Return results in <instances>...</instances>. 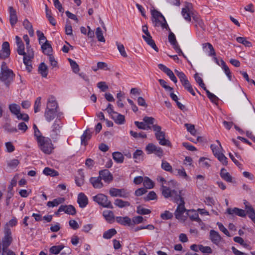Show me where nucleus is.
Wrapping results in <instances>:
<instances>
[{
	"mask_svg": "<svg viewBox=\"0 0 255 255\" xmlns=\"http://www.w3.org/2000/svg\"><path fill=\"white\" fill-rule=\"evenodd\" d=\"M14 76L13 72L8 68L6 63L2 62L0 67V81L8 88L13 82Z\"/></svg>",
	"mask_w": 255,
	"mask_h": 255,
	"instance_id": "obj_1",
	"label": "nucleus"
},
{
	"mask_svg": "<svg viewBox=\"0 0 255 255\" xmlns=\"http://www.w3.org/2000/svg\"><path fill=\"white\" fill-rule=\"evenodd\" d=\"M4 236L1 239L2 244V255H15V253L8 249V247L12 242V238L11 236V232L8 230L3 231Z\"/></svg>",
	"mask_w": 255,
	"mask_h": 255,
	"instance_id": "obj_2",
	"label": "nucleus"
},
{
	"mask_svg": "<svg viewBox=\"0 0 255 255\" xmlns=\"http://www.w3.org/2000/svg\"><path fill=\"white\" fill-rule=\"evenodd\" d=\"M151 20L154 26L170 30L165 17L160 12L154 9L151 10Z\"/></svg>",
	"mask_w": 255,
	"mask_h": 255,
	"instance_id": "obj_3",
	"label": "nucleus"
},
{
	"mask_svg": "<svg viewBox=\"0 0 255 255\" xmlns=\"http://www.w3.org/2000/svg\"><path fill=\"white\" fill-rule=\"evenodd\" d=\"M17 49V53L19 55L23 56V63L26 66V70L29 72L31 71L32 67L31 65V61L34 57V52L33 49Z\"/></svg>",
	"mask_w": 255,
	"mask_h": 255,
	"instance_id": "obj_4",
	"label": "nucleus"
},
{
	"mask_svg": "<svg viewBox=\"0 0 255 255\" xmlns=\"http://www.w3.org/2000/svg\"><path fill=\"white\" fill-rule=\"evenodd\" d=\"M37 141L39 148L43 153L47 154L52 153L54 148L50 138L43 136Z\"/></svg>",
	"mask_w": 255,
	"mask_h": 255,
	"instance_id": "obj_5",
	"label": "nucleus"
},
{
	"mask_svg": "<svg viewBox=\"0 0 255 255\" xmlns=\"http://www.w3.org/2000/svg\"><path fill=\"white\" fill-rule=\"evenodd\" d=\"M152 129L155 132L156 138L159 143L163 146H171L170 141L165 138V133L161 130V127L156 124L152 126Z\"/></svg>",
	"mask_w": 255,
	"mask_h": 255,
	"instance_id": "obj_6",
	"label": "nucleus"
},
{
	"mask_svg": "<svg viewBox=\"0 0 255 255\" xmlns=\"http://www.w3.org/2000/svg\"><path fill=\"white\" fill-rule=\"evenodd\" d=\"M160 190L162 195L166 198L170 197L171 200L175 203H178V200L181 199V191H177L174 189L172 190L169 187L161 185Z\"/></svg>",
	"mask_w": 255,
	"mask_h": 255,
	"instance_id": "obj_7",
	"label": "nucleus"
},
{
	"mask_svg": "<svg viewBox=\"0 0 255 255\" xmlns=\"http://www.w3.org/2000/svg\"><path fill=\"white\" fill-rule=\"evenodd\" d=\"M93 200L103 207L110 209L113 208L111 202L108 200V197L103 194H98L94 196Z\"/></svg>",
	"mask_w": 255,
	"mask_h": 255,
	"instance_id": "obj_8",
	"label": "nucleus"
},
{
	"mask_svg": "<svg viewBox=\"0 0 255 255\" xmlns=\"http://www.w3.org/2000/svg\"><path fill=\"white\" fill-rule=\"evenodd\" d=\"M176 203L178 204V206L174 213L175 217L178 220H183V214L186 211L183 198L181 197V199L178 200V203Z\"/></svg>",
	"mask_w": 255,
	"mask_h": 255,
	"instance_id": "obj_9",
	"label": "nucleus"
},
{
	"mask_svg": "<svg viewBox=\"0 0 255 255\" xmlns=\"http://www.w3.org/2000/svg\"><path fill=\"white\" fill-rule=\"evenodd\" d=\"M60 121L56 120L52 127V130L50 132V136L53 141H56L58 140V136L59 135L61 126H60Z\"/></svg>",
	"mask_w": 255,
	"mask_h": 255,
	"instance_id": "obj_10",
	"label": "nucleus"
},
{
	"mask_svg": "<svg viewBox=\"0 0 255 255\" xmlns=\"http://www.w3.org/2000/svg\"><path fill=\"white\" fill-rule=\"evenodd\" d=\"M245 206H249V204L246 202L245 203ZM246 210L239 209L238 208H228L227 210V212L231 215H237L238 216L241 217H245L246 216V215L248 214L246 207L245 208Z\"/></svg>",
	"mask_w": 255,
	"mask_h": 255,
	"instance_id": "obj_11",
	"label": "nucleus"
},
{
	"mask_svg": "<svg viewBox=\"0 0 255 255\" xmlns=\"http://www.w3.org/2000/svg\"><path fill=\"white\" fill-rule=\"evenodd\" d=\"M146 150L148 154L154 153L158 156L161 157L163 155V150L159 146H157L154 144L150 143L146 146Z\"/></svg>",
	"mask_w": 255,
	"mask_h": 255,
	"instance_id": "obj_12",
	"label": "nucleus"
},
{
	"mask_svg": "<svg viewBox=\"0 0 255 255\" xmlns=\"http://www.w3.org/2000/svg\"><path fill=\"white\" fill-rule=\"evenodd\" d=\"M192 12L193 8L192 4L187 3L184 7L182 8L181 14L186 21L190 22L191 20Z\"/></svg>",
	"mask_w": 255,
	"mask_h": 255,
	"instance_id": "obj_13",
	"label": "nucleus"
},
{
	"mask_svg": "<svg viewBox=\"0 0 255 255\" xmlns=\"http://www.w3.org/2000/svg\"><path fill=\"white\" fill-rule=\"evenodd\" d=\"M110 195L112 197H120L127 198L128 196L129 193L125 189H117L112 188L109 191Z\"/></svg>",
	"mask_w": 255,
	"mask_h": 255,
	"instance_id": "obj_14",
	"label": "nucleus"
},
{
	"mask_svg": "<svg viewBox=\"0 0 255 255\" xmlns=\"http://www.w3.org/2000/svg\"><path fill=\"white\" fill-rule=\"evenodd\" d=\"M158 67L159 69L164 72L174 83L177 82V78L173 72L169 68L162 64H159Z\"/></svg>",
	"mask_w": 255,
	"mask_h": 255,
	"instance_id": "obj_15",
	"label": "nucleus"
},
{
	"mask_svg": "<svg viewBox=\"0 0 255 255\" xmlns=\"http://www.w3.org/2000/svg\"><path fill=\"white\" fill-rule=\"evenodd\" d=\"M36 34L38 38L39 44L41 45V48H52L50 44L46 39L42 32L37 30Z\"/></svg>",
	"mask_w": 255,
	"mask_h": 255,
	"instance_id": "obj_16",
	"label": "nucleus"
},
{
	"mask_svg": "<svg viewBox=\"0 0 255 255\" xmlns=\"http://www.w3.org/2000/svg\"><path fill=\"white\" fill-rule=\"evenodd\" d=\"M99 176L107 183H110L113 179L112 174L108 169H104L99 171Z\"/></svg>",
	"mask_w": 255,
	"mask_h": 255,
	"instance_id": "obj_17",
	"label": "nucleus"
},
{
	"mask_svg": "<svg viewBox=\"0 0 255 255\" xmlns=\"http://www.w3.org/2000/svg\"><path fill=\"white\" fill-rule=\"evenodd\" d=\"M58 106L57 102L53 97L49 98L45 110L57 112Z\"/></svg>",
	"mask_w": 255,
	"mask_h": 255,
	"instance_id": "obj_18",
	"label": "nucleus"
},
{
	"mask_svg": "<svg viewBox=\"0 0 255 255\" xmlns=\"http://www.w3.org/2000/svg\"><path fill=\"white\" fill-rule=\"evenodd\" d=\"M59 211H63L66 214L71 215H74L76 213L75 207L71 205H61L59 208Z\"/></svg>",
	"mask_w": 255,
	"mask_h": 255,
	"instance_id": "obj_19",
	"label": "nucleus"
},
{
	"mask_svg": "<svg viewBox=\"0 0 255 255\" xmlns=\"http://www.w3.org/2000/svg\"><path fill=\"white\" fill-rule=\"evenodd\" d=\"M8 11L9 13V21L12 26H14L17 22V16L15 9L12 6L8 7Z\"/></svg>",
	"mask_w": 255,
	"mask_h": 255,
	"instance_id": "obj_20",
	"label": "nucleus"
},
{
	"mask_svg": "<svg viewBox=\"0 0 255 255\" xmlns=\"http://www.w3.org/2000/svg\"><path fill=\"white\" fill-rule=\"evenodd\" d=\"M210 239L214 244L218 245L221 240V237L218 232L212 230L210 231Z\"/></svg>",
	"mask_w": 255,
	"mask_h": 255,
	"instance_id": "obj_21",
	"label": "nucleus"
},
{
	"mask_svg": "<svg viewBox=\"0 0 255 255\" xmlns=\"http://www.w3.org/2000/svg\"><path fill=\"white\" fill-rule=\"evenodd\" d=\"M77 202L81 208H84L88 204V198L83 193H80L78 196Z\"/></svg>",
	"mask_w": 255,
	"mask_h": 255,
	"instance_id": "obj_22",
	"label": "nucleus"
},
{
	"mask_svg": "<svg viewBox=\"0 0 255 255\" xmlns=\"http://www.w3.org/2000/svg\"><path fill=\"white\" fill-rule=\"evenodd\" d=\"M101 180L100 176L98 177H91L90 179V182L92 184L94 188L100 189L103 187V184Z\"/></svg>",
	"mask_w": 255,
	"mask_h": 255,
	"instance_id": "obj_23",
	"label": "nucleus"
},
{
	"mask_svg": "<svg viewBox=\"0 0 255 255\" xmlns=\"http://www.w3.org/2000/svg\"><path fill=\"white\" fill-rule=\"evenodd\" d=\"M111 118L114 120L115 122L118 124L122 125L124 123L125 117L124 116L118 114L117 112L114 113L111 116Z\"/></svg>",
	"mask_w": 255,
	"mask_h": 255,
	"instance_id": "obj_24",
	"label": "nucleus"
},
{
	"mask_svg": "<svg viewBox=\"0 0 255 255\" xmlns=\"http://www.w3.org/2000/svg\"><path fill=\"white\" fill-rule=\"evenodd\" d=\"M220 176L223 179L228 182H232V177L228 172L226 169L223 168L221 169Z\"/></svg>",
	"mask_w": 255,
	"mask_h": 255,
	"instance_id": "obj_25",
	"label": "nucleus"
},
{
	"mask_svg": "<svg viewBox=\"0 0 255 255\" xmlns=\"http://www.w3.org/2000/svg\"><path fill=\"white\" fill-rule=\"evenodd\" d=\"M116 221L118 223L121 224V225L126 226H130L131 225V220L130 219L127 217H116Z\"/></svg>",
	"mask_w": 255,
	"mask_h": 255,
	"instance_id": "obj_26",
	"label": "nucleus"
},
{
	"mask_svg": "<svg viewBox=\"0 0 255 255\" xmlns=\"http://www.w3.org/2000/svg\"><path fill=\"white\" fill-rule=\"evenodd\" d=\"M38 72L43 77H46L48 74V67L46 65L42 62L38 67Z\"/></svg>",
	"mask_w": 255,
	"mask_h": 255,
	"instance_id": "obj_27",
	"label": "nucleus"
},
{
	"mask_svg": "<svg viewBox=\"0 0 255 255\" xmlns=\"http://www.w3.org/2000/svg\"><path fill=\"white\" fill-rule=\"evenodd\" d=\"M65 199L63 198H58L52 201H48L47 206L49 207H54L58 206L60 204L63 203Z\"/></svg>",
	"mask_w": 255,
	"mask_h": 255,
	"instance_id": "obj_28",
	"label": "nucleus"
},
{
	"mask_svg": "<svg viewBox=\"0 0 255 255\" xmlns=\"http://www.w3.org/2000/svg\"><path fill=\"white\" fill-rule=\"evenodd\" d=\"M23 25L24 27L28 30L29 35L31 37L33 36L34 35V30L32 28L31 23L27 19H25L23 22Z\"/></svg>",
	"mask_w": 255,
	"mask_h": 255,
	"instance_id": "obj_29",
	"label": "nucleus"
},
{
	"mask_svg": "<svg viewBox=\"0 0 255 255\" xmlns=\"http://www.w3.org/2000/svg\"><path fill=\"white\" fill-rule=\"evenodd\" d=\"M57 112L56 111L45 110L44 112V117L46 120L48 122H51L55 118Z\"/></svg>",
	"mask_w": 255,
	"mask_h": 255,
	"instance_id": "obj_30",
	"label": "nucleus"
},
{
	"mask_svg": "<svg viewBox=\"0 0 255 255\" xmlns=\"http://www.w3.org/2000/svg\"><path fill=\"white\" fill-rule=\"evenodd\" d=\"M91 137V133L89 132V129H86L81 137V144L86 145L87 141L89 140Z\"/></svg>",
	"mask_w": 255,
	"mask_h": 255,
	"instance_id": "obj_31",
	"label": "nucleus"
},
{
	"mask_svg": "<svg viewBox=\"0 0 255 255\" xmlns=\"http://www.w3.org/2000/svg\"><path fill=\"white\" fill-rule=\"evenodd\" d=\"M168 38V41L170 42L171 45L173 48H179V46L177 42L175 35L173 32L171 31L170 32Z\"/></svg>",
	"mask_w": 255,
	"mask_h": 255,
	"instance_id": "obj_32",
	"label": "nucleus"
},
{
	"mask_svg": "<svg viewBox=\"0 0 255 255\" xmlns=\"http://www.w3.org/2000/svg\"><path fill=\"white\" fill-rule=\"evenodd\" d=\"M187 214L191 220L197 222L201 221V219L199 218L198 214L195 211L188 210Z\"/></svg>",
	"mask_w": 255,
	"mask_h": 255,
	"instance_id": "obj_33",
	"label": "nucleus"
},
{
	"mask_svg": "<svg viewBox=\"0 0 255 255\" xmlns=\"http://www.w3.org/2000/svg\"><path fill=\"white\" fill-rule=\"evenodd\" d=\"M191 17L193 20L201 27V28L204 29V23L202 20L200 19L199 15L196 12L193 11Z\"/></svg>",
	"mask_w": 255,
	"mask_h": 255,
	"instance_id": "obj_34",
	"label": "nucleus"
},
{
	"mask_svg": "<svg viewBox=\"0 0 255 255\" xmlns=\"http://www.w3.org/2000/svg\"><path fill=\"white\" fill-rule=\"evenodd\" d=\"M221 66L222 69L224 71L226 75L230 80H232V74L228 66L226 64L225 62L223 60H221Z\"/></svg>",
	"mask_w": 255,
	"mask_h": 255,
	"instance_id": "obj_35",
	"label": "nucleus"
},
{
	"mask_svg": "<svg viewBox=\"0 0 255 255\" xmlns=\"http://www.w3.org/2000/svg\"><path fill=\"white\" fill-rule=\"evenodd\" d=\"M246 210L249 217L255 224V211L251 206H246Z\"/></svg>",
	"mask_w": 255,
	"mask_h": 255,
	"instance_id": "obj_36",
	"label": "nucleus"
},
{
	"mask_svg": "<svg viewBox=\"0 0 255 255\" xmlns=\"http://www.w3.org/2000/svg\"><path fill=\"white\" fill-rule=\"evenodd\" d=\"M43 173L46 175H49L52 177L58 175V172L57 171L49 167H45L43 171Z\"/></svg>",
	"mask_w": 255,
	"mask_h": 255,
	"instance_id": "obj_37",
	"label": "nucleus"
},
{
	"mask_svg": "<svg viewBox=\"0 0 255 255\" xmlns=\"http://www.w3.org/2000/svg\"><path fill=\"white\" fill-rule=\"evenodd\" d=\"M8 108L10 112L15 116L18 114L20 112V108L19 106L16 104H10Z\"/></svg>",
	"mask_w": 255,
	"mask_h": 255,
	"instance_id": "obj_38",
	"label": "nucleus"
},
{
	"mask_svg": "<svg viewBox=\"0 0 255 255\" xmlns=\"http://www.w3.org/2000/svg\"><path fill=\"white\" fill-rule=\"evenodd\" d=\"M181 83L185 89L189 92L192 95H195V93L188 79L182 82Z\"/></svg>",
	"mask_w": 255,
	"mask_h": 255,
	"instance_id": "obj_39",
	"label": "nucleus"
},
{
	"mask_svg": "<svg viewBox=\"0 0 255 255\" xmlns=\"http://www.w3.org/2000/svg\"><path fill=\"white\" fill-rule=\"evenodd\" d=\"M103 214L107 221L111 222L114 220V215L112 211L106 210L103 212Z\"/></svg>",
	"mask_w": 255,
	"mask_h": 255,
	"instance_id": "obj_40",
	"label": "nucleus"
},
{
	"mask_svg": "<svg viewBox=\"0 0 255 255\" xmlns=\"http://www.w3.org/2000/svg\"><path fill=\"white\" fill-rule=\"evenodd\" d=\"M113 157L117 163H122L124 161V157L120 152H115L113 153Z\"/></svg>",
	"mask_w": 255,
	"mask_h": 255,
	"instance_id": "obj_41",
	"label": "nucleus"
},
{
	"mask_svg": "<svg viewBox=\"0 0 255 255\" xmlns=\"http://www.w3.org/2000/svg\"><path fill=\"white\" fill-rule=\"evenodd\" d=\"M236 40L239 43L243 44L245 47H250L253 46L252 43L247 40L245 37H238L236 38Z\"/></svg>",
	"mask_w": 255,
	"mask_h": 255,
	"instance_id": "obj_42",
	"label": "nucleus"
},
{
	"mask_svg": "<svg viewBox=\"0 0 255 255\" xmlns=\"http://www.w3.org/2000/svg\"><path fill=\"white\" fill-rule=\"evenodd\" d=\"M135 125L139 129L143 130H148L152 128V126L147 125L144 122H139L136 121L134 122Z\"/></svg>",
	"mask_w": 255,
	"mask_h": 255,
	"instance_id": "obj_43",
	"label": "nucleus"
},
{
	"mask_svg": "<svg viewBox=\"0 0 255 255\" xmlns=\"http://www.w3.org/2000/svg\"><path fill=\"white\" fill-rule=\"evenodd\" d=\"M114 204L116 206L119 208H124L125 207L129 206L130 204L128 201H124L121 199H117L115 200Z\"/></svg>",
	"mask_w": 255,
	"mask_h": 255,
	"instance_id": "obj_44",
	"label": "nucleus"
},
{
	"mask_svg": "<svg viewBox=\"0 0 255 255\" xmlns=\"http://www.w3.org/2000/svg\"><path fill=\"white\" fill-rule=\"evenodd\" d=\"M79 177L75 178V183L78 186H81L84 183V176L82 171L79 172Z\"/></svg>",
	"mask_w": 255,
	"mask_h": 255,
	"instance_id": "obj_45",
	"label": "nucleus"
},
{
	"mask_svg": "<svg viewBox=\"0 0 255 255\" xmlns=\"http://www.w3.org/2000/svg\"><path fill=\"white\" fill-rule=\"evenodd\" d=\"M17 221L16 219L14 217L11 220H10L8 222L6 223L4 227V231H5L6 230H8L9 231H11L9 227H12L17 224Z\"/></svg>",
	"mask_w": 255,
	"mask_h": 255,
	"instance_id": "obj_46",
	"label": "nucleus"
},
{
	"mask_svg": "<svg viewBox=\"0 0 255 255\" xmlns=\"http://www.w3.org/2000/svg\"><path fill=\"white\" fill-rule=\"evenodd\" d=\"M117 233L115 229H111L103 234V238L106 239H110Z\"/></svg>",
	"mask_w": 255,
	"mask_h": 255,
	"instance_id": "obj_47",
	"label": "nucleus"
},
{
	"mask_svg": "<svg viewBox=\"0 0 255 255\" xmlns=\"http://www.w3.org/2000/svg\"><path fill=\"white\" fill-rule=\"evenodd\" d=\"M142 37L150 47L152 48H156V45L150 34L147 35H143Z\"/></svg>",
	"mask_w": 255,
	"mask_h": 255,
	"instance_id": "obj_48",
	"label": "nucleus"
},
{
	"mask_svg": "<svg viewBox=\"0 0 255 255\" xmlns=\"http://www.w3.org/2000/svg\"><path fill=\"white\" fill-rule=\"evenodd\" d=\"M64 248V246L63 245L54 246L50 248L49 251L52 254L57 255Z\"/></svg>",
	"mask_w": 255,
	"mask_h": 255,
	"instance_id": "obj_49",
	"label": "nucleus"
},
{
	"mask_svg": "<svg viewBox=\"0 0 255 255\" xmlns=\"http://www.w3.org/2000/svg\"><path fill=\"white\" fill-rule=\"evenodd\" d=\"M96 35L98 40L100 42H105V39L103 36V31L100 27H97L96 30Z\"/></svg>",
	"mask_w": 255,
	"mask_h": 255,
	"instance_id": "obj_50",
	"label": "nucleus"
},
{
	"mask_svg": "<svg viewBox=\"0 0 255 255\" xmlns=\"http://www.w3.org/2000/svg\"><path fill=\"white\" fill-rule=\"evenodd\" d=\"M68 60L70 63V66L72 69L73 71L75 73H78L80 69L79 65L77 64V63L75 61L73 60L70 58H68Z\"/></svg>",
	"mask_w": 255,
	"mask_h": 255,
	"instance_id": "obj_51",
	"label": "nucleus"
},
{
	"mask_svg": "<svg viewBox=\"0 0 255 255\" xmlns=\"http://www.w3.org/2000/svg\"><path fill=\"white\" fill-rule=\"evenodd\" d=\"M143 184L146 189H151L154 186L153 182L148 177L144 178Z\"/></svg>",
	"mask_w": 255,
	"mask_h": 255,
	"instance_id": "obj_52",
	"label": "nucleus"
},
{
	"mask_svg": "<svg viewBox=\"0 0 255 255\" xmlns=\"http://www.w3.org/2000/svg\"><path fill=\"white\" fill-rule=\"evenodd\" d=\"M10 53V49H1L0 51V58L5 59L9 57Z\"/></svg>",
	"mask_w": 255,
	"mask_h": 255,
	"instance_id": "obj_53",
	"label": "nucleus"
},
{
	"mask_svg": "<svg viewBox=\"0 0 255 255\" xmlns=\"http://www.w3.org/2000/svg\"><path fill=\"white\" fill-rule=\"evenodd\" d=\"M136 212L138 214L146 215L150 214L151 213V211L148 209L144 208L141 206H139L137 207Z\"/></svg>",
	"mask_w": 255,
	"mask_h": 255,
	"instance_id": "obj_54",
	"label": "nucleus"
},
{
	"mask_svg": "<svg viewBox=\"0 0 255 255\" xmlns=\"http://www.w3.org/2000/svg\"><path fill=\"white\" fill-rule=\"evenodd\" d=\"M224 165H226L228 163L227 158L221 152L215 156Z\"/></svg>",
	"mask_w": 255,
	"mask_h": 255,
	"instance_id": "obj_55",
	"label": "nucleus"
},
{
	"mask_svg": "<svg viewBox=\"0 0 255 255\" xmlns=\"http://www.w3.org/2000/svg\"><path fill=\"white\" fill-rule=\"evenodd\" d=\"M41 98L39 97L36 98L34 106V112L35 113L40 111V108L41 107Z\"/></svg>",
	"mask_w": 255,
	"mask_h": 255,
	"instance_id": "obj_56",
	"label": "nucleus"
},
{
	"mask_svg": "<svg viewBox=\"0 0 255 255\" xmlns=\"http://www.w3.org/2000/svg\"><path fill=\"white\" fill-rule=\"evenodd\" d=\"M161 168L166 171L172 172V166L168 162L166 161H162L161 164Z\"/></svg>",
	"mask_w": 255,
	"mask_h": 255,
	"instance_id": "obj_57",
	"label": "nucleus"
},
{
	"mask_svg": "<svg viewBox=\"0 0 255 255\" xmlns=\"http://www.w3.org/2000/svg\"><path fill=\"white\" fill-rule=\"evenodd\" d=\"M143 122L148 126H152L153 125H155V124H154L155 119L151 117H145L143 119Z\"/></svg>",
	"mask_w": 255,
	"mask_h": 255,
	"instance_id": "obj_58",
	"label": "nucleus"
},
{
	"mask_svg": "<svg viewBox=\"0 0 255 255\" xmlns=\"http://www.w3.org/2000/svg\"><path fill=\"white\" fill-rule=\"evenodd\" d=\"M185 126L186 127L187 130L190 132L191 134L193 135H196L197 131L195 128L194 125L189 124H185Z\"/></svg>",
	"mask_w": 255,
	"mask_h": 255,
	"instance_id": "obj_59",
	"label": "nucleus"
},
{
	"mask_svg": "<svg viewBox=\"0 0 255 255\" xmlns=\"http://www.w3.org/2000/svg\"><path fill=\"white\" fill-rule=\"evenodd\" d=\"M175 73L179 78L181 83L187 79L186 76L183 72L179 71L177 70H175Z\"/></svg>",
	"mask_w": 255,
	"mask_h": 255,
	"instance_id": "obj_60",
	"label": "nucleus"
},
{
	"mask_svg": "<svg viewBox=\"0 0 255 255\" xmlns=\"http://www.w3.org/2000/svg\"><path fill=\"white\" fill-rule=\"evenodd\" d=\"M199 250L203 253L211 254L212 252L211 248L207 246H203L202 245L198 246Z\"/></svg>",
	"mask_w": 255,
	"mask_h": 255,
	"instance_id": "obj_61",
	"label": "nucleus"
},
{
	"mask_svg": "<svg viewBox=\"0 0 255 255\" xmlns=\"http://www.w3.org/2000/svg\"><path fill=\"white\" fill-rule=\"evenodd\" d=\"M177 172V175L183 177L186 180H188L189 179V177L186 174L185 169L183 168H181L180 169H178L176 170Z\"/></svg>",
	"mask_w": 255,
	"mask_h": 255,
	"instance_id": "obj_62",
	"label": "nucleus"
},
{
	"mask_svg": "<svg viewBox=\"0 0 255 255\" xmlns=\"http://www.w3.org/2000/svg\"><path fill=\"white\" fill-rule=\"evenodd\" d=\"M160 217L163 220H169L171 219L173 217V215L169 211H165L160 215Z\"/></svg>",
	"mask_w": 255,
	"mask_h": 255,
	"instance_id": "obj_63",
	"label": "nucleus"
},
{
	"mask_svg": "<svg viewBox=\"0 0 255 255\" xmlns=\"http://www.w3.org/2000/svg\"><path fill=\"white\" fill-rule=\"evenodd\" d=\"M19 163V161L16 159H13L7 161L8 166L11 168H15Z\"/></svg>",
	"mask_w": 255,
	"mask_h": 255,
	"instance_id": "obj_64",
	"label": "nucleus"
}]
</instances>
